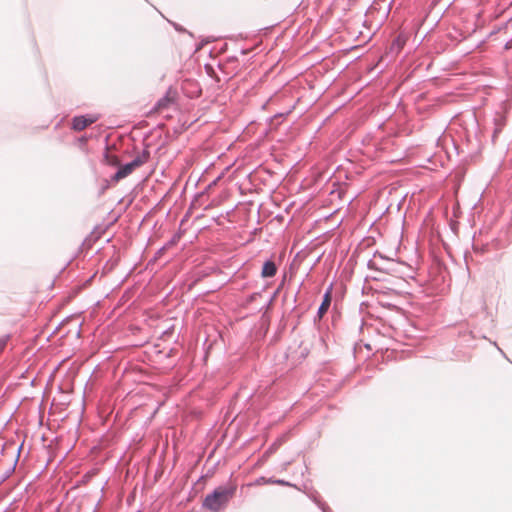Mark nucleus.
I'll use <instances>...</instances> for the list:
<instances>
[{"label":"nucleus","mask_w":512,"mask_h":512,"mask_svg":"<svg viewBox=\"0 0 512 512\" xmlns=\"http://www.w3.org/2000/svg\"><path fill=\"white\" fill-rule=\"evenodd\" d=\"M236 492V485L229 483L217 487L212 493L206 495L203 501V507L211 512L223 510Z\"/></svg>","instance_id":"f257e3e1"},{"label":"nucleus","mask_w":512,"mask_h":512,"mask_svg":"<svg viewBox=\"0 0 512 512\" xmlns=\"http://www.w3.org/2000/svg\"><path fill=\"white\" fill-rule=\"evenodd\" d=\"M97 120L98 117L95 115L77 116L73 118L72 127L76 131H82Z\"/></svg>","instance_id":"f03ea898"},{"label":"nucleus","mask_w":512,"mask_h":512,"mask_svg":"<svg viewBox=\"0 0 512 512\" xmlns=\"http://www.w3.org/2000/svg\"><path fill=\"white\" fill-rule=\"evenodd\" d=\"M176 98L177 92L173 89H169L166 92L165 96L158 101L156 110L158 112H162L163 110L170 107L175 102Z\"/></svg>","instance_id":"7ed1b4c3"},{"label":"nucleus","mask_w":512,"mask_h":512,"mask_svg":"<svg viewBox=\"0 0 512 512\" xmlns=\"http://www.w3.org/2000/svg\"><path fill=\"white\" fill-rule=\"evenodd\" d=\"M331 300H332V292H331V289H329L325 293L323 301L319 307V310H318L319 318H322L324 316V314L327 312L328 308L330 307Z\"/></svg>","instance_id":"20e7f679"},{"label":"nucleus","mask_w":512,"mask_h":512,"mask_svg":"<svg viewBox=\"0 0 512 512\" xmlns=\"http://www.w3.org/2000/svg\"><path fill=\"white\" fill-rule=\"evenodd\" d=\"M277 268L274 262L267 261L264 263L262 268L263 277H272L276 274Z\"/></svg>","instance_id":"39448f33"},{"label":"nucleus","mask_w":512,"mask_h":512,"mask_svg":"<svg viewBox=\"0 0 512 512\" xmlns=\"http://www.w3.org/2000/svg\"><path fill=\"white\" fill-rule=\"evenodd\" d=\"M128 175V164L123 165L113 176V180L118 181Z\"/></svg>","instance_id":"423d86ee"},{"label":"nucleus","mask_w":512,"mask_h":512,"mask_svg":"<svg viewBox=\"0 0 512 512\" xmlns=\"http://www.w3.org/2000/svg\"><path fill=\"white\" fill-rule=\"evenodd\" d=\"M148 154L145 153L141 159L130 161L129 167L130 170L134 167L140 166L142 163H144L147 160Z\"/></svg>","instance_id":"0eeeda50"},{"label":"nucleus","mask_w":512,"mask_h":512,"mask_svg":"<svg viewBox=\"0 0 512 512\" xmlns=\"http://www.w3.org/2000/svg\"><path fill=\"white\" fill-rule=\"evenodd\" d=\"M179 238H180V234H176V235H174V237H173V239H172V241H171V244H175V243H176V241H177Z\"/></svg>","instance_id":"6e6552de"},{"label":"nucleus","mask_w":512,"mask_h":512,"mask_svg":"<svg viewBox=\"0 0 512 512\" xmlns=\"http://www.w3.org/2000/svg\"><path fill=\"white\" fill-rule=\"evenodd\" d=\"M3 346H4V343L0 345V350L3 348Z\"/></svg>","instance_id":"1a4fd4ad"}]
</instances>
